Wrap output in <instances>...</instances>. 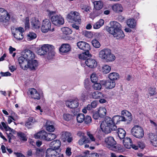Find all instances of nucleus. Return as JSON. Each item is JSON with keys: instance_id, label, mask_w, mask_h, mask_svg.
<instances>
[{"instance_id": "21", "label": "nucleus", "mask_w": 157, "mask_h": 157, "mask_svg": "<svg viewBox=\"0 0 157 157\" xmlns=\"http://www.w3.org/2000/svg\"><path fill=\"white\" fill-rule=\"evenodd\" d=\"M35 119L33 117H30L25 124V126L28 128H31L34 124L36 122Z\"/></svg>"}, {"instance_id": "30", "label": "nucleus", "mask_w": 157, "mask_h": 157, "mask_svg": "<svg viewBox=\"0 0 157 157\" xmlns=\"http://www.w3.org/2000/svg\"><path fill=\"white\" fill-rule=\"evenodd\" d=\"M98 112L99 114V116L100 117H103L106 115V110L104 107H100Z\"/></svg>"}, {"instance_id": "28", "label": "nucleus", "mask_w": 157, "mask_h": 157, "mask_svg": "<svg viewBox=\"0 0 157 157\" xmlns=\"http://www.w3.org/2000/svg\"><path fill=\"white\" fill-rule=\"evenodd\" d=\"M104 23V20L102 19H100L93 25V28L95 29H98L102 26Z\"/></svg>"}, {"instance_id": "48", "label": "nucleus", "mask_w": 157, "mask_h": 157, "mask_svg": "<svg viewBox=\"0 0 157 157\" xmlns=\"http://www.w3.org/2000/svg\"><path fill=\"white\" fill-rule=\"evenodd\" d=\"M27 36L28 38L30 40L34 39L36 37V34L33 32H30L28 35Z\"/></svg>"}, {"instance_id": "16", "label": "nucleus", "mask_w": 157, "mask_h": 157, "mask_svg": "<svg viewBox=\"0 0 157 157\" xmlns=\"http://www.w3.org/2000/svg\"><path fill=\"white\" fill-rule=\"evenodd\" d=\"M85 63L88 67L91 68H95L97 64L96 61L91 58L87 59L85 61Z\"/></svg>"}, {"instance_id": "11", "label": "nucleus", "mask_w": 157, "mask_h": 157, "mask_svg": "<svg viewBox=\"0 0 157 157\" xmlns=\"http://www.w3.org/2000/svg\"><path fill=\"white\" fill-rule=\"evenodd\" d=\"M51 27V22L47 19L43 20L41 27V31L44 33H47L50 29Z\"/></svg>"}, {"instance_id": "38", "label": "nucleus", "mask_w": 157, "mask_h": 157, "mask_svg": "<svg viewBox=\"0 0 157 157\" xmlns=\"http://www.w3.org/2000/svg\"><path fill=\"white\" fill-rule=\"evenodd\" d=\"M14 37L18 40H21L23 38V33L18 32V31L16 32L14 34Z\"/></svg>"}, {"instance_id": "40", "label": "nucleus", "mask_w": 157, "mask_h": 157, "mask_svg": "<svg viewBox=\"0 0 157 157\" xmlns=\"http://www.w3.org/2000/svg\"><path fill=\"white\" fill-rule=\"evenodd\" d=\"M70 133L68 132H63L62 135V138L64 142L67 141V140L70 136H71Z\"/></svg>"}, {"instance_id": "64", "label": "nucleus", "mask_w": 157, "mask_h": 157, "mask_svg": "<svg viewBox=\"0 0 157 157\" xmlns=\"http://www.w3.org/2000/svg\"><path fill=\"white\" fill-rule=\"evenodd\" d=\"M99 155L96 153H94L89 154V157H98Z\"/></svg>"}, {"instance_id": "5", "label": "nucleus", "mask_w": 157, "mask_h": 157, "mask_svg": "<svg viewBox=\"0 0 157 157\" xmlns=\"http://www.w3.org/2000/svg\"><path fill=\"white\" fill-rule=\"evenodd\" d=\"M99 57L107 63L112 62L116 59L115 55L113 54L110 49L104 48L100 51L99 53Z\"/></svg>"}, {"instance_id": "2", "label": "nucleus", "mask_w": 157, "mask_h": 157, "mask_svg": "<svg viewBox=\"0 0 157 157\" xmlns=\"http://www.w3.org/2000/svg\"><path fill=\"white\" fill-rule=\"evenodd\" d=\"M35 57L34 53L29 50H25L22 53L21 56L18 59V61L21 68L27 69L26 64L27 62L34 59Z\"/></svg>"}, {"instance_id": "44", "label": "nucleus", "mask_w": 157, "mask_h": 157, "mask_svg": "<svg viewBox=\"0 0 157 157\" xmlns=\"http://www.w3.org/2000/svg\"><path fill=\"white\" fill-rule=\"evenodd\" d=\"M81 9L83 10V12H88V11H90V6L87 5H82L81 6Z\"/></svg>"}, {"instance_id": "23", "label": "nucleus", "mask_w": 157, "mask_h": 157, "mask_svg": "<svg viewBox=\"0 0 157 157\" xmlns=\"http://www.w3.org/2000/svg\"><path fill=\"white\" fill-rule=\"evenodd\" d=\"M70 49V46L69 44H63L60 47L59 50L62 53H67L69 52Z\"/></svg>"}, {"instance_id": "13", "label": "nucleus", "mask_w": 157, "mask_h": 157, "mask_svg": "<svg viewBox=\"0 0 157 157\" xmlns=\"http://www.w3.org/2000/svg\"><path fill=\"white\" fill-rule=\"evenodd\" d=\"M102 86H104L107 89H110L114 88L116 85L114 81L112 80H102L100 81Z\"/></svg>"}, {"instance_id": "41", "label": "nucleus", "mask_w": 157, "mask_h": 157, "mask_svg": "<svg viewBox=\"0 0 157 157\" xmlns=\"http://www.w3.org/2000/svg\"><path fill=\"white\" fill-rule=\"evenodd\" d=\"M44 151L42 149H36V154L39 157H42L44 155Z\"/></svg>"}, {"instance_id": "39", "label": "nucleus", "mask_w": 157, "mask_h": 157, "mask_svg": "<svg viewBox=\"0 0 157 157\" xmlns=\"http://www.w3.org/2000/svg\"><path fill=\"white\" fill-rule=\"evenodd\" d=\"M91 42L93 46L96 48H98L101 46L100 42L96 39H93Z\"/></svg>"}, {"instance_id": "60", "label": "nucleus", "mask_w": 157, "mask_h": 157, "mask_svg": "<svg viewBox=\"0 0 157 157\" xmlns=\"http://www.w3.org/2000/svg\"><path fill=\"white\" fill-rule=\"evenodd\" d=\"M87 58V57L86 56L85 54L82 53V54H80L79 56V58L80 59H84Z\"/></svg>"}, {"instance_id": "10", "label": "nucleus", "mask_w": 157, "mask_h": 157, "mask_svg": "<svg viewBox=\"0 0 157 157\" xmlns=\"http://www.w3.org/2000/svg\"><path fill=\"white\" fill-rule=\"evenodd\" d=\"M10 17V15L6 10L4 8H0V22L8 23Z\"/></svg>"}, {"instance_id": "62", "label": "nucleus", "mask_w": 157, "mask_h": 157, "mask_svg": "<svg viewBox=\"0 0 157 157\" xmlns=\"http://www.w3.org/2000/svg\"><path fill=\"white\" fill-rule=\"evenodd\" d=\"M17 31H18V32L21 33H23L24 32V29L23 28L19 27L16 29V32Z\"/></svg>"}, {"instance_id": "14", "label": "nucleus", "mask_w": 157, "mask_h": 157, "mask_svg": "<svg viewBox=\"0 0 157 157\" xmlns=\"http://www.w3.org/2000/svg\"><path fill=\"white\" fill-rule=\"evenodd\" d=\"M29 91L30 97L35 100H39L40 99V94L34 88H31L29 89Z\"/></svg>"}, {"instance_id": "31", "label": "nucleus", "mask_w": 157, "mask_h": 157, "mask_svg": "<svg viewBox=\"0 0 157 157\" xmlns=\"http://www.w3.org/2000/svg\"><path fill=\"white\" fill-rule=\"evenodd\" d=\"M45 140L48 141H50L52 140L57 137L56 136L54 133H47L46 136Z\"/></svg>"}, {"instance_id": "32", "label": "nucleus", "mask_w": 157, "mask_h": 157, "mask_svg": "<svg viewBox=\"0 0 157 157\" xmlns=\"http://www.w3.org/2000/svg\"><path fill=\"white\" fill-rule=\"evenodd\" d=\"M92 96L93 98L95 99H100L104 97L101 93L98 91L93 92L92 94Z\"/></svg>"}, {"instance_id": "27", "label": "nucleus", "mask_w": 157, "mask_h": 157, "mask_svg": "<svg viewBox=\"0 0 157 157\" xmlns=\"http://www.w3.org/2000/svg\"><path fill=\"white\" fill-rule=\"evenodd\" d=\"M117 133L120 139H123L124 138L126 135V132L123 128H118L117 132Z\"/></svg>"}, {"instance_id": "35", "label": "nucleus", "mask_w": 157, "mask_h": 157, "mask_svg": "<svg viewBox=\"0 0 157 157\" xmlns=\"http://www.w3.org/2000/svg\"><path fill=\"white\" fill-rule=\"evenodd\" d=\"M46 130L49 132H53L55 129V127L52 124H50L49 122H47L46 124Z\"/></svg>"}, {"instance_id": "3", "label": "nucleus", "mask_w": 157, "mask_h": 157, "mask_svg": "<svg viewBox=\"0 0 157 157\" xmlns=\"http://www.w3.org/2000/svg\"><path fill=\"white\" fill-rule=\"evenodd\" d=\"M54 47L51 45L44 44L40 48L37 49V53L40 56L47 55L48 59L52 58L55 55V52L53 50Z\"/></svg>"}, {"instance_id": "57", "label": "nucleus", "mask_w": 157, "mask_h": 157, "mask_svg": "<svg viewBox=\"0 0 157 157\" xmlns=\"http://www.w3.org/2000/svg\"><path fill=\"white\" fill-rule=\"evenodd\" d=\"M2 76H10L11 75V74L9 72H1L0 73Z\"/></svg>"}, {"instance_id": "18", "label": "nucleus", "mask_w": 157, "mask_h": 157, "mask_svg": "<svg viewBox=\"0 0 157 157\" xmlns=\"http://www.w3.org/2000/svg\"><path fill=\"white\" fill-rule=\"evenodd\" d=\"M38 63L37 60L33 59L30 62H27L26 64L27 69L29 68L32 70H35L37 68Z\"/></svg>"}, {"instance_id": "42", "label": "nucleus", "mask_w": 157, "mask_h": 157, "mask_svg": "<svg viewBox=\"0 0 157 157\" xmlns=\"http://www.w3.org/2000/svg\"><path fill=\"white\" fill-rule=\"evenodd\" d=\"M32 27L34 29H38L40 26V22L39 21H35L34 22H32Z\"/></svg>"}, {"instance_id": "47", "label": "nucleus", "mask_w": 157, "mask_h": 157, "mask_svg": "<svg viewBox=\"0 0 157 157\" xmlns=\"http://www.w3.org/2000/svg\"><path fill=\"white\" fill-rule=\"evenodd\" d=\"M63 119L66 121H69L71 120L72 117V115L69 113H66L63 114Z\"/></svg>"}, {"instance_id": "54", "label": "nucleus", "mask_w": 157, "mask_h": 157, "mask_svg": "<svg viewBox=\"0 0 157 157\" xmlns=\"http://www.w3.org/2000/svg\"><path fill=\"white\" fill-rule=\"evenodd\" d=\"M85 137H81L78 141V144L80 145H82L85 143Z\"/></svg>"}, {"instance_id": "53", "label": "nucleus", "mask_w": 157, "mask_h": 157, "mask_svg": "<svg viewBox=\"0 0 157 157\" xmlns=\"http://www.w3.org/2000/svg\"><path fill=\"white\" fill-rule=\"evenodd\" d=\"M84 47L82 49V50L85 51L90 50V45L88 43L85 42L84 44V45L83 46Z\"/></svg>"}, {"instance_id": "55", "label": "nucleus", "mask_w": 157, "mask_h": 157, "mask_svg": "<svg viewBox=\"0 0 157 157\" xmlns=\"http://www.w3.org/2000/svg\"><path fill=\"white\" fill-rule=\"evenodd\" d=\"M87 134L89 137L91 141H95V138L94 137L93 135L91 134L90 132H87Z\"/></svg>"}, {"instance_id": "34", "label": "nucleus", "mask_w": 157, "mask_h": 157, "mask_svg": "<svg viewBox=\"0 0 157 157\" xmlns=\"http://www.w3.org/2000/svg\"><path fill=\"white\" fill-rule=\"evenodd\" d=\"M127 24L131 28H134L136 26V23L133 19H129L127 21Z\"/></svg>"}, {"instance_id": "51", "label": "nucleus", "mask_w": 157, "mask_h": 157, "mask_svg": "<svg viewBox=\"0 0 157 157\" xmlns=\"http://www.w3.org/2000/svg\"><path fill=\"white\" fill-rule=\"evenodd\" d=\"M149 94L151 96H153L156 94V92L155 91V89L150 88L149 90Z\"/></svg>"}, {"instance_id": "26", "label": "nucleus", "mask_w": 157, "mask_h": 157, "mask_svg": "<svg viewBox=\"0 0 157 157\" xmlns=\"http://www.w3.org/2000/svg\"><path fill=\"white\" fill-rule=\"evenodd\" d=\"M18 138L21 142L26 141L27 140V137L25 134L22 132H18L17 134Z\"/></svg>"}, {"instance_id": "1", "label": "nucleus", "mask_w": 157, "mask_h": 157, "mask_svg": "<svg viewBox=\"0 0 157 157\" xmlns=\"http://www.w3.org/2000/svg\"><path fill=\"white\" fill-rule=\"evenodd\" d=\"M110 24V27H106V30L117 39L123 38L124 35L121 30L120 24L117 21H111Z\"/></svg>"}, {"instance_id": "49", "label": "nucleus", "mask_w": 157, "mask_h": 157, "mask_svg": "<svg viewBox=\"0 0 157 157\" xmlns=\"http://www.w3.org/2000/svg\"><path fill=\"white\" fill-rule=\"evenodd\" d=\"M85 42L81 41H79L77 43V45L78 47L81 49L82 50L83 48V46L84 45Z\"/></svg>"}, {"instance_id": "6", "label": "nucleus", "mask_w": 157, "mask_h": 157, "mask_svg": "<svg viewBox=\"0 0 157 157\" xmlns=\"http://www.w3.org/2000/svg\"><path fill=\"white\" fill-rule=\"evenodd\" d=\"M48 16L51 17V20L52 23L57 26L63 25L64 21L63 17L60 15L56 14V12L47 10V11Z\"/></svg>"}, {"instance_id": "24", "label": "nucleus", "mask_w": 157, "mask_h": 157, "mask_svg": "<svg viewBox=\"0 0 157 157\" xmlns=\"http://www.w3.org/2000/svg\"><path fill=\"white\" fill-rule=\"evenodd\" d=\"M121 115L124 117L126 121H130L132 120L131 113L126 110H124L121 111Z\"/></svg>"}, {"instance_id": "29", "label": "nucleus", "mask_w": 157, "mask_h": 157, "mask_svg": "<svg viewBox=\"0 0 157 157\" xmlns=\"http://www.w3.org/2000/svg\"><path fill=\"white\" fill-rule=\"evenodd\" d=\"M109 79L113 81L117 80L119 79V75L118 73L116 72H112L108 76Z\"/></svg>"}, {"instance_id": "59", "label": "nucleus", "mask_w": 157, "mask_h": 157, "mask_svg": "<svg viewBox=\"0 0 157 157\" xmlns=\"http://www.w3.org/2000/svg\"><path fill=\"white\" fill-rule=\"evenodd\" d=\"M93 108H95L97 106L98 104L97 101H94L92 102L90 104Z\"/></svg>"}, {"instance_id": "7", "label": "nucleus", "mask_w": 157, "mask_h": 157, "mask_svg": "<svg viewBox=\"0 0 157 157\" xmlns=\"http://www.w3.org/2000/svg\"><path fill=\"white\" fill-rule=\"evenodd\" d=\"M116 142L113 137L109 136L105 138L104 145L105 147L114 151H121V147L118 146H116Z\"/></svg>"}, {"instance_id": "22", "label": "nucleus", "mask_w": 157, "mask_h": 157, "mask_svg": "<svg viewBox=\"0 0 157 157\" xmlns=\"http://www.w3.org/2000/svg\"><path fill=\"white\" fill-rule=\"evenodd\" d=\"M47 132L44 131H42L34 135V136L36 139H39L45 140Z\"/></svg>"}, {"instance_id": "15", "label": "nucleus", "mask_w": 157, "mask_h": 157, "mask_svg": "<svg viewBox=\"0 0 157 157\" xmlns=\"http://www.w3.org/2000/svg\"><path fill=\"white\" fill-rule=\"evenodd\" d=\"M66 104L67 106L72 109L76 108L79 105L78 100L77 99L67 101L66 102Z\"/></svg>"}, {"instance_id": "52", "label": "nucleus", "mask_w": 157, "mask_h": 157, "mask_svg": "<svg viewBox=\"0 0 157 157\" xmlns=\"http://www.w3.org/2000/svg\"><path fill=\"white\" fill-rule=\"evenodd\" d=\"M84 47L82 49V50L85 51L90 50V45L88 43L85 42L84 44V45L83 46Z\"/></svg>"}, {"instance_id": "12", "label": "nucleus", "mask_w": 157, "mask_h": 157, "mask_svg": "<svg viewBox=\"0 0 157 157\" xmlns=\"http://www.w3.org/2000/svg\"><path fill=\"white\" fill-rule=\"evenodd\" d=\"M61 145V143L59 140H54L51 142L50 144V147L51 148L49 149H52L56 151H58L59 152L60 151V147Z\"/></svg>"}, {"instance_id": "56", "label": "nucleus", "mask_w": 157, "mask_h": 157, "mask_svg": "<svg viewBox=\"0 0 157 157\" xmlns=\"http://www.w3.org/2000/svg\"><path fill=\"white\" fill-rule=\"evenodd\" d=\"M71 151V148L70 147H67L66 149V155L68 156H70L72 154V153Z\"/></svg>"}, {"instance_id": "43", "label": "nucleus", "mask_w": 157, "mask_h": 157, "mask_svg": "<svg viewBox=\"0 0 157 157\" xmlns=\"http://www.w3.org/2000/svg\"><path fill=\"white\" fill-rule=\"evenodd\" d=\"M101 83H99L95 82L94 83V84L93 86V87L94 89L95 90H100L101 88Z\"/></svg>"}, {"instance_id": "9", "label": "nucleus", "mask_w": 157, "mask_h": 157, "mask_svg": "<svg viewBox=\"0 0 157 157\" xmlns=\"http://www.w3.org/2000/svg\"><path fill=\"white\" fill-rule=\"evenodd\" d=\"M67 18L71 21L77 22L80 24L81 22V17L79 13L76 11H71L67 16Z\"/></svg>"}, {"instance_id": "8", "label": "nucleus", "mask_w": 157, "mask_h": 157, "mask_svg": "<svg viewBox=\"0 0 157 157\" xmlns=\"http://www.w3.org/2000/svg\"><path fill=\"white\" fill-rule=\"evenodd\" d=\"M132 135L136 138H141L144 136V131L143 128L138 125L134 126L131 130Z\"/></svg>"}, {"instance_id": "33", "label": "nucleus", "mask_w": 157, "mask_h": 157, "mask_svg": "<svg viewBox=\"0 0 157 157\" xmlns=\"http://www.w3.org/2000/svg\"><path fill=\"white\" fill-rule=\"evenodd\" d=\"M111 70V67L108 65H104L102 67L101 70L104 74L109 73Z\"/></svg>"}, {"instance_id": "37", "label": "nucleus", "mask_w": 157, "mask_h": 157, "mask_svg": "<svg viewBox=\"0 0 157 157\" xmlns=\"http://www.w3.org/2000/svg\"><path fill=\"white\" fill-rule=\"evenodd\" d=\"M85 120V116L82 113L78 114L77 116V120L78 122L81 123L82 122Z\"/></svg>"}, {"instance_id": "20", "label": "nucleus", "mask_w": 157, "mask_h": 157, "mask_svg": "<svg viewBox=\"0 0 157 157\" xmlns=\"http://www.w3.org/2000/svg\"><path fill=\"white\" fill-rule=\"evenodd\" d=\"M123 139V144L125 147L128 149L131 148L132 143L131 139L128 137Z\"/></svg>"}, {"instance_id": "4", "label": "nucleus", "mask_w": 157, "mask_h": 157, "mask_svg": "<svg viewBox=\"0 0 157 157\" xmlns=\"http://www.w3.org/2000/svg\"><path fill=\"white\" fill-rule=\"evenodd\" d=\"M100 127L102 131L105 133H109L112 131H115L117 129L116 125L113 124L110 117H108L101 123Z\"/></svg>"}, {"instance_id": "17", "label": "nucleus", "mask_w": 157, "mask_h": 157, "mask_svg": "<svg viewBox=\"0 0 157 157\" xmlns=\"http://www.w3.org/2000/svg\"><path fill=\"white\" fill-rule=\"evenodd\" d=\"M46 157H59V153L52 149H48L46 151Z\"/></svg>"}, {"instance_id": "19", "label": "nucleus", "mask_w": 157, "mask_h": 157, "mask_svg": "<svg viewBox=\"0 0 157 157\" xmlns=\"http://www.w3.org/2000/svg\"><path fill=\"white\" fill-rule=\"evenodd\" d=\"M112 9L114 12L117 13L122 12L123 10L122 6L119 3H116L113 5Z\"/></svg>"}, {"instance_id": "63", "label": "nucleus", "mask_w": 157, "mask_h": 157, "mask_svg": "<svg viewBox=\"0 0 157 157\" xmlns=\"http://www.w3.org/2000/svg\"><path fill=\"white\" fill-rule=\"evenodd\" d=\"M14 154L17 156V157H25L21 153L14 152Z\"/></svg>"}, {"instance_id": "58", "label": "nucleus", "mask_w": 157, "mask_h": 157, "mask_svg": "<svg viewBox=\"0 0 157 157\" xmlns=\"http://www.w3.org/2000/svg\"><path fill=\"white\" fill-rule=\"evenodd\" d=\"M138 147L141 149H143L145 147V145L143 142L139 141L137 143Z\"/></svg>"}, {"instance_id": "36", "label": "nucleus", "mask_w": 157, "mask_h": 157, "mask_svg": "<svg viewBox=\"0 0 157 157\" xmlns=\"http://www.w3.org/2000/svg\"><path fill=\"white\" fill-rule=\"evenodd\" d=\"M61 30L63 34L66 35L71 34L72 32L70 29L67 27H64L62 28L61 29Z\"/></svg>"}, {"instance_id": "25", "label": "nucleus", "mask_w": 157, "mask_h": 157, "mask_svg": "<svg viewBox=\"0 0 157 157\" xmlns=\"http://www.w3.org/2000/svg\"><path fill=\"white\" fill-rule=\"evenodd\" d=\"M94 8L96 10H99L103 7V3L101 1H96L93 2Z\"/></svg>"}, {"instance_id": "61", "label": "nucleus", "mask_w": 157, "mask_h": 157, "mask_svg": "<svg viewBox=\"0 0 157 157\" xmlns=\"http://www.w3.org/2000/svg\"><path fill=\"white\" fill-rule=\"evenodd\" d=\"M93 118L95 120L98 119V118H99V114L98 113H94L93 114Z\"/></svg>"}, {"instance_id": "45", "label": "nucleus", "mask_w": 157, "mask_h": 157, "mask_svg": "<svg viewBox=\"0 0 157 157\" xmlns=\"http://www.w3.org/2000/svg\"><path fill=\"white\" fill-rule=\"evenodd\" d=\"M90 79L91 82L93 83L96 82L98 80V78L96 74L93 73L90 76Z\"/></svg>"}, {"instance_id": "46", "label": "nucleus", "mask_w": 157, "mask_h": 157, "mask_svg": "<svg viewBox=\"0 0 157 157\" xmlns=\"http://www.w3.org/2000/svg\"><path fill=\"white\" fill-rule=\"evenodd\" d=\"M112 121L113 122V124L115 125V124H117L119 122L118 121V115H116L114 116L112 118L110 117Z\"/></svg>"}, {"instance_id": "50", "label": "nucleus", "mask_w": 157, "mask_h": 157, "mask_svg": "<svg viewBox=\"0 0 157 157\" xmlns=\"http://www.w3.org/2000/svg\"><path fill=\"white\" fill-rule=\"evenodd\" d=\"M86 124H88L90 123L91 121V118L90 116H87L86 117H85L84 120Z\"/></svg>"}]
</instances>
